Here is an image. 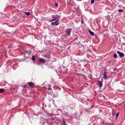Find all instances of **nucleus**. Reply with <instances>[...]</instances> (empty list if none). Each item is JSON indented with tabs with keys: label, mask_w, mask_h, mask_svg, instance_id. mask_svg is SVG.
<instances>
[{
	"label": "nucleus",
	"mask_w": 125,
	"mask_h": 125,
	"mask_svg": "<svg viewBox=\"0 0 125 125\" xmlns=\"http://www.w3.org/2000/svg\"><path fill=\"white\" fill-rule=\"evenodd\" d=\"M94 2V0H91V3L92 4Z\"/></svg>",
	"instance_id": "16"
},
{
	"label": "nucleus",
	"mask_w": 125,
	"mask_h": 125,
	"mask_svg": "<svg viewBox=\"0 0 125 125\" xmlns=\"http://www.w3.org/2000/svg\"><path fill=\"white\" fill-rule=\"evenodd\" d=\"M52 91H51V92H50V93H52Z\"/></svg>",
	"instance_id": "24"
},
{
	"label": "nucleus",
	"mask_w": 125,
	"mask_h": 125,
	"mask_svg": "<svg viewBox=\"0 0 125 125\" xmlns=\"http://www.w3.org/2000/svg\"><path fill=\"white\" fill-rule=\"evenodd\" d=\"M118 91H120V92H123V90H118Z\"/></svg>",
	"instance_id": "19"
},
{
	"label": "nucleus",
	"mask_w": 125,
	"mask_h": 125,
	"mask_svg": "<svg viewBox=\"0 0 125 125\" xmlns=\"http://www.w3.org/2000/svg\"><path fill=\"white\" fill-rule=\"evenodd\" d=\"M28 84L30 86H32L34 84V83L32 82H29L28 83Z\"/></svg>",
	"instance_id": "8"
},
{
	"label": "nucleus",
	"mask_w": 125,
	"mask_h": 125,
	"mask_svg": "<svg viewBox=\"0 0 125 125\" xmlns=\"http://www.w3.org/2000/svg\"><path fill=\"white\" fill-rule=\"evenodd\" d=\"M63 123L64 124L65 123V121L63 122Z\"/></svg>",
	"instance_id": "25"
},
{
	"label": "nucleus",
	"mask_w": 125,
	"mask_h": 125,
	"mask_svg": "<svg viewBox=\"0 0 125 125\" xmlns=\"http://www.w3.org/2000/svg\"><path fill=\"white\" fill-rule=\"evenodd\" d=\"M118 11L119 12H123L124 11L122 9H120L118 10Z\"/></svg>",
	"instance_id": "17"
},
{
	"label": "nucleus",
	"mask_w": 125,
	"mask_h": 125,
	"mask_svg": "<svg viewBox=\"0 0 125 125\" xmlns=\"http://www.w3.org/2000/svg\"><path fill=\"white\" fill-rule=\"evenodd\" d=\"M43 57H47V55H43Z\"/></svg>",
	"instance_id": "20"
},
{
	"label": "nucleus",
	"mask_w": 125,
	"mask_h": 125,
	"mask_svg": "<svg viewBox=\"0 0 125 125\" xmlns=\"http://www.w3.org/2000/svg\"><path fill=\"white\" fill-rule=\"evenodd\" d=\"M26 52H27V53H29L31 52V51H30L29 52H28L27 51H26Z\"/></svg>",
	"instance_id": "18"
},
{
	"label": "nucleus",
	"mask_w": 125,
	"mask_h": 125,
	"mask_svg": "<svg viewBox=\"0 0 125 125\" xmlns=\"http://www.w3.org/2000/svg\"><path fill=\"white\" fill-rule=\"evenodd\" d=\"M117 69V68H115L113 70L114 71H115Z\"/></svg>",
	"instance_id": "22"
},
{
	"label": "nucleus",
	"mask_w": 125,
	"mask_h": 125,
	"mask_svg": "<svg viewBox=\"0 0 125 125\" xmlns=\"http://www.w3.org/2000/svg\"><path fill=\"white\" fill-rule=\"evenodd\" d=\"M38 61L42 63H44L45 62V60L41 58H39Z\"/></svg>",
	"instance_id": "7"
},
{
	"label": "nucleus",
	"mask_w": 125,
	"mask_h": 125,
	"mask_svg": "<svg viewBox=\"0 0 125 125\" xmlns=\"http://www.w3.org/2000/svg\"><path fill=\"white\" fill-rule=\"evenodd\" d=\"M58 15H52V19H50L49 20V22H51L53 21H55L56 20H57L58 19Z\"/></svg>",
	"instance_id": "1"
},
{
	"label": "nucleus",
	"mask_w": 125,
	"mask_h": 125,
	"mask_svg": "<svg viewBox=\"0 0 125 125\" xmlns=\"http://www.w3.org/2000/svg\"><path fill=\"white\" fill-rule=\"evenodd\" d=\"M81 114H82V112H81Z\"/></svg>",
	"instance_id": "26"
},
{
	"label": "nucleus",
	"mask_w": 125,
	"mask_h": 125,
	"mask_svg": "<svg viewBox=\"0 0 125 125\" xmlns=\"http://www.w3.org/2000/svg\"><path fill=\"white\" fill-rule=\"evenodd\" d=\"M98 85L99 87L101 88L103 86L102 82L98 81Z\"/></svg>",
	"instance_id": "6"
},
{
	"label": "nucleus",
	"mask_w": 125,
	"mask_h": 125,
	"mask_svg": "<svg viewBox=\"0 0 125 125\" xmlns=\"http://www.w3.org/2000/svg\"><path fill=\"white\" fill-rule=\"evenodd\" d=\"M4 91V90L3 89L1 88L0 89V93H1Z\"/></svg>",
	"instance_id": "11"
},
{
	"label": "nucleus",
	"mask_w": 125,
	"mask_h": 125,
	"mask_svg": "<svg viewBox=\"0 0 125 125\" xmlns=\"http://www.w3.org/2000/svg\"><path fill=\"white\" fill-rule=\"evenodd\" d=\"M51 85H48L47 86L48 87L47 88L48 90H51L52 89V88H51Z\"/></svg>",
	"instance_id": "9"
},
{
	"label": "nucleus",
	"mask_w": 125,
	"mask_h": 125,
	"mask_svg": "<svg viewBox=\"0 0 125 125\" xmlns=\"http://www.w3.org/2000/svg\"><path fill=\"white\" fill-rule=\"evenodd\" d=\"M72 30V29L71 28L68 29H66V32L67 35L68 36L70 35Z\"/></svg>",
	"instance_id": "4"
},
{
	"label": "nucleus",
	"mask_w": 125,
	"mask_h": 125,
	"mask_svg": "<svg viewBox=\"0 0 125 125\" xmlns=\"http://www.w3.org/2000/svg\"><path fill=\"white\" fill-rule=\"evenodd\" d=\"M55 5L57 7L58 6V4L57 3H56L55 4Z\"/></svg>",
	"instance_id": "21"
},
{
	"label": "nucleus",
	"mask_w": 125,
	"mask_h": 125,
	"mask_svg": "<svg viewBox=\"0 0 125 125\" xmlns=\"http://www.w3.org/2000/svg\"><path fill=\"white\" fill-rule=\"evenodd\" d=\"M89 33L92 35H94V33L93 32L91 31H89Z\"/></svg>",
	"instance_id": "13"
},
{
	"label": "nucleus",
	"mask_w": 125,
	"mask_h": 125,
	"mask_svg": "<svg viewBox=\"0 0 125 125\" xmlns=\"http://www.w3.org/2000/svg\"><path fill=\"white\" fill-rule=\"evenodd\" d=\"M81 23H82V24L83 23V21L82 20H81Z\"/></svg>",
	"instance_id": "23"
},
{
	"label": "nucleus",
	"mask_w": 125,
	"mask_h": 125,
	"mask_svg": "<svg viewBox=\"0 0 125 125\" xmlns=\"http://www.w3.org/2000/svg\"><path fill=\"white\" fill-rule=\"evenodd\" d=\"M119 112H118V113L117 114H116V119H117V118L118 117V116L119 115Z\"/></svg>",
	"instance_id": "14"
},
{
	"label": "nucleus",
	"mask_w": 125,
	"mask_h": 125,
	"mask_svg": "<svg viewBox=\"0 0 125 125\" xmlns=\"http://www.w3.org/2000/svg\"><path fill=\"white\" fill-rule=\"evenodd\" d=\"M35 58V55H33L32 56L31 60H34Z\"/></svg>",
	"instance_id": "10"
},
{
	"label": "nucleus",
	"mask_w": 125,
	"mask_h": 125,
	"mask_svg": "<svg viewBox=\"0 0 125 125\" xmlns=\"http://www.w3.org/2000/svg\"><path fill=\"white\" fill-rule=\"evenodd\" d=\"M107 73V72L105 71L104 72L103 77L104 79L106 80L108 78V77L106 75Z\"/></svg>",
	"instance_id": "3"
},
{
	"label": "nucleus",
	"mask_w": 125,
	"mask_h": 125,
	"mask_svg": "<svg viewBox=\"0 0 125 125\" xmlns=\"http://www.w3.org/2000/svg\"><path fill=\"white\" fill-rule=\"evenodd\" d=\"M25 13L27 16H28L30 14V13L29 12H25Z\"/></svg>",
	"instance_id": "12"
},
{
	"label": "nucleus",
	"mask_w": 125,
	"mask_h": 125,
	"mask_svg": "<svg viewBox=\"0 0 125 125\" xmlns=\"http://www.w3.org/2000/svg\"><path fill=\"white\" fill-rule=\"evenodd\" d=\"M113 56H114V57L115 58H116L117 56V54H114V55Z\"/></svg>",
	"instance_id": "15"
},
{
	"label": "nucleus",
	"mask_w": 125,
	"mask_h": 125,
	"mask_svg": "<svg viewBox=\"0 0 125 125\" xmlns=\"http://www.w3.org/2000/svg\"><path fill=\"white\" fill-rule=\"evenodd\" d=\"M59 19H57L55 22H52L51 23V25L53 26L58 25L59 23Z\"/></svg>",
	"instance_id": "2"
},
{
	"label": "nucleus",
	"mask_w": 125,
	"mask_h": 125,
	"mask_svg": "<svg viewBox=\"0 0 125 125\" xmlns=\"http://www.w3.org/2000/svg\"><path fill=\"white\" fill-rule=\"evenodd\" d=\"M117 53L121 57H122L124 56V54L123 53L119 51H117Z\"/></svg>",
	"instance_id": "5"
}]
</instances>
